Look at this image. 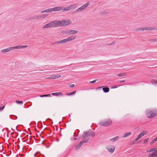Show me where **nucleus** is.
I'll list each match as a JSON object with an SVG mask.
<instances>
[{"label": "nucleus", "mask_w": 157, "mask_h": 157, "mask_svg": "<svg viewBox=\"0 0 157 157\" xmlns=\"http://www.w3.org/2000/svg\"><path fill=\"white\" fill-rule=\"evenodd\" d=\"M27 45H17L14 47H11L3 49L1 50V52L2 53H7L12 51L13 49H19L27 48Z\"/></svg>", "instance_id": "nucleus-1"}, {"label": "nucleus", "mask_w": 157, "mask_h": 157, "mask_svg": "<svg viewBox=\"0 0 157 157\" xmlns=\"http://www.w3.org/2000/svg\"><path fill=\"white\" fill-rule=\"evenodd\" d=\"M146 113L149 118H152L157 115V110L156 109L152 110L151 109L147 110L146 111Z\"/></svg>", "instance_id": "nucleus-2"}, {"label": "nucleus", "mask_w": 157, "mask_h": 157, "mask_svg": "<svg viewBox=\"0 0 157 157\" xmlns=\"http://www.w3.org/2000/svg\"><path fill=\"white\" fill-rule=\"evenodd\" d=\"M89 5V2H87L86 4L83 5L82 6L80 7L79 8L77 9L76 10L73 12V13H76L81 12L85 10L88 6Z\"/></svg>", "instance_id": "nucleus-3"}, {"label": "nucleus", "mask_w": 157, "mask_h": 157, "mask_svg": "<svg viewBox=\"0 0 157 157\" xmlns=\"http://www.w3.org/2000/svg\"><path fill=\"white\" fill-rule=\"evenodd\" d=\"M112 122V121L110 119H109L105 121H101L99 123L101 126H108L111 125Z\"/></svg>", "instance_id": "nucleus-4"}, {"label": "nucleus", "mask_w": 157, "mask_h": 157, "mask_svg": "<svg viewBox=\"0 0 157 157\" xmlns=\"http://www.w3.org/2000/svg\"><path fill=\"white\" fill-rule=\"evenodd\" d=\"M76 4H72L66 7H63L62 12L68 11L70 10L74 9L76 8Z\"/></svg>", "instance_id": "nucleus-5"}, {"label": "nucleus", "mask_w": 157, "mask_h": 157, "mask_svg": "<svg viewBox=\"0 0 157 157\" xmlns=\"http://www.w3.org/2000/svg\"><path fill=\"white\" fill-rule=\"evenodd\" d=\"M61 26H65L71 23V21L70 20H63L60 21Z\"/></svg>", "instance_id": "nucleus-6"}, {"label": "nucleus", "mask_w": 157, "mask_h": 157, "mask_svg": "<svg viewBox=\"0 0 157 157\" xmlns=\"http://www.w3.org/2000/svg\"><path fill=\"white\" fill-rule=\"evenodd\" d=\"M52 27L61 26L60 21H51Z\"/></svg>", "instance_id": "nucleus-7"}, {"label": "nucleus", "mask_w": 157, "mask_h": 157, "mask_svg": "<svg viewBox=\"0 0 157 157\" xmlns=\"http://www.w3.org/2000/svg\"><path fill=\"white\" fill-rule=\"evenodd\" d=\"M147 132L146 131H144L140 133L138 136L135 139L136 141H137L139 139H140L143 136H144L147 133Z\"/></svg>", "instance_id": "nucleus-8"}, {"label": "nucleus", "mask_w": 157, "mask_h": 157, "mask_svg": "<svg viewBox=\"0 0 157 157\" xmlns=\"http://www.w3.org/2000/svg\"><path fill=\"white\" fill-rule=\"evenodd\" d=\"M88 139H86L85 140H83V141L79 143L78 145H77L75 147L76 149H79L80 147L85 143L87 142L88 141Z\"/></svg>", "instance_id": "nucleus-9"}, {"label": "nucleus", "mask_w": 157, "mask_h": 157, "mask_svg": "<svg viewBox=\"0 0 157 157\" xmlns=\"http://www.w3.org/2000/svg\"><path fill=\"white\" fill-rule=\"evenodd\" d=\"M89 134L87 133V132H84L82 135L83 140H85L86 139H88L89 141V136H90Z\"/></svg>", "instance_id": "nucleus-10"}, {"label": "nucleus", "mask_w": 157, "mask_h": 157, "mask_svg": "<svg viewBox=\"0 0 157 157\" xmlns=\"http://www.w3.org/2000/svg\"><path fill=\"white\" fill-rule=\"evenodd\" d=\"M106 148L111 153L113 152L115 149L114 147L112 145L108 146Z\"/></svg>", "instance_id": "nucleus-11"}, {"label": "nucleus", "mask_w": 157, "mask_h": 157, "mask_svg": "<svg viewBox=\"0 0 157 157\" xmlns=\"http://www.w3.org/2000/svg\"><path fill=\"white\" fill-rule=\"evenodd\" d=\"M138 30L139 31H144L145 30H153V28H151L150 27H141L139 28L138 29Z\"/></svg>", "instance_id": "nucleus-12"}, {"label": "nucleus", "mask_w": 157, "mask_h": 157, "mask_svg": "<svg viewBox=\"0 0 157 157\" xmlns=\"http://www.w3.org/2000/svg\"><path fill=\"white\" fill-rule=\"evenodd\" d=\"M54 11H58L61 10H63V6H57L53 8Z\"/></svg>", "instance_id": "nucleus-13"}, {"label": "nucleus", "mask_w": 157, "mask_h": 157, "mask_svg": "<svg viewBox=\"0 0 157 157\" xmlns=\"http://www.w3.org/2000/svg\"><path fill=\"white\" fill-rule=\"evenodd\" d=\"M68 42L67 39H65L62 40H60L57 42H56L55 44H58L60 43H64Z\"/></svg>", "instance_id": "nucleus-14"}, {"label": "nucleus", "mask_w": 157, "mask_h": 157, "mask_svg": "<svg viewBox=\"0 0 157 157\" xmlns=\"http://www.w3.org/2000/svg\"><path fill=\"white\" fill-rule=\"evenodd\" d=\"M52 24L51 21L49 23L43 26L42 28L44 29H48L52 27Z\"/></svg>", "instance_id": "nucleus-15"}, {"label": "nucleus", "mask_w": 157, "mask_h": 157, "mask_svg": "<svg viewBox=\"0 0 157 157\" xmlns=\"http://www.w3.org/2000/svg\"><path fill=\"white\" fill-rule=\"evenodd\" d=\"M76 38V36L75 35H72L68 37L67 39L68 42L73 40Z\"/></svg>", "instance_id": "nucleus-16"}, {"label": "nucleus", "mask_w": 157, "mask_h": 157, "mask_svg": "<svg viewBox=\"0 0 157 157\" xmlns=\"http://www.w3.org/2000/svg\"><path fill=\"white\" fill-rule=\"evenodd\" d=\"M148 157H157V153L156 152H154L151 154H149L148 155Z\"/></svg>", "instance_id": "nucleus-17"}, {"label": "nucleus", "mask_w": 157, "mask_h": 157, "mask_svg": "<svg viewBox=\"0 0 157 157\" xmlns=\"http://www.w3.org/2000/svg\"><path fill=\"white\" fill-rule=\"evenodd\" d=\"M52 96L50 94H45L44 95H38L36 96V97L37 98L39 97H51Z\"/></svg>", "instance_id": "nucleus-18"}, {"label": "nucleus", "mask_w": 157, "mask_h": 157, "mask_svg": "<svg viewBox=\"0 0 157 157\" xmlns=\"http://www.w3.org/2000/svg\"><path fill=\"white\" fill-rule=\"evenodd\" d=\"M87 133L89 134L90 136L91 135L92 137H94L95 136V134L94 132L91 131H88L87 132Z\"/></svg>", "instance_id": "nucleus-19"}, {"label": "nucleus", "mask_w": 157, "mask_h": 157, "mask_svg": "<svg viewBox=\"0 0 157 157\" xmlns=\"http://www.w3.org/2000/svg\"><path fill=\"white\" fill-rule=\"evenodd\" d=\"M52 95L55 96H58V95H61L62 96L63 95V94L61 92H57V93H52Z\"/></svg>", "instance_id": "nucleus-20"}, {"label": "nucleus", "mask_w": 157, "mask_h": 157, "mask_svg": "<svg viewBox=\"0 0 157 157\" xmlns=\"http://www.w3.org/2000/svg\"><path fill=\"white\" fill-rule=\"evenodd\" d=\"M119 136H116L113 138L109 140L112 142H114L116 141L119 138Z\"/></svg>", "instance_id": "nucleus-21"}, {"label": "nucleus", "mask_w": 157, "mask_h": 157, "mask_svg": "<svg viewBox=\"0 0 157 157\" xmlns=\"http://www.w3.org/2000/svg\"><path fill=\"white\" fill-rule=\"evenodd\" d=\"M103 91L105 93H107L109 91V89L108 87H104L103 88Z\"/></svg>", "instance_id": "nucleus-22"}, {"label": "nucleus", "mask_w": 157, "mask_h": 157, "mask_svg": "<svg viewBox=\"0 0 157 157\" xmlns=\"http://www.w3.org/2000/svg\"><path fill=\"white\" fill-rule=\"evenodd\" d=\"M131 134L132 132H130L126 133L123 135V136H122V138H125L130 135Z\"/></svg>", "instance_id": "nucleus-23"}, {"label": "nucleus", "mask_w": 157, "mask_h": 157, "mask_svg": "<svg viewBox=\"0 0 157 157\" xmlns=\"http://www.w3.org/2000/svg\"><path fill=\"white\" fill-rule=\"evenodd\" d=\"M78 31L75 30H71V34H75L78 33Z\"/></svg>", "instance_id": "nucleus-24"}, {"label": "nucleus", "mask_w": 157, "mask_h": 157, "mask_svg": "<svg viewBox=\"0 0 157 157\" xmlns=\"http://www.w3.org/2000/svg\"><path fill=\"white\" fill-rule=\"evenodd\" d=\"M47 13H51L54 11L53 8H52L47 9Z\"/></svg>", "instance_id": "nucleus-25"}, {"label": "nucleus", "mask_w": 157, "mask_h": 157, "mask_svg": "<svg viewBox=\"0 0 157 157\" xmlns=\"http://www.w3.org/2000/svg\"><path fill=\"white\" fill-rule=\"evenodd\" d=\"M149 41L151 42H156L157 41V38L150 39L149 40Z\"/></svg>", "instance_id": "nucleus-26"}, {"label": "nucleus", "mask_w": 157, "mask_h": 157, "mask_svg": "<svg viewBox=\"0 0 157 157\" xmlns=\"http://www.w3.org/2000/svg\"><path fill=\"white\" fill-rule=\"evenodd\" d=\"M53 79H56L59 78L61 77V75H53Z\"/></svg>", "instance_id": "nucleus-27"}, {"label": "nucleus", "mask_w": 157, "mask_h": 157, "mask_svg": "<svg viewBox=\"0 0 157 157\" xmlns=\"http://www.w3.org/2000/svg\"><path fill=\"white\" fill-rule=\"evenodd\" d=\"M151 83L153 85H155L157 84V80L153 79L151 81Z\"/></svg>", "instance_id": "nucleus-28"}, {"label": "nucleus", "mask_w": 157, "mask_h": 157, "mask_svg": "<svg viewBox=\"0 0 157 157\" xmlns=\"http://www.w3.org/2000/svg\"><path fill=\"white\" fill-rule=\"evenodd\" d=\"M155 148H151L149 150H147V152H155Z\"/></svg>", "instance_id": "nucleus-29"}, {"label": "nucleus", "mask_w": 157, "mask_h": 157, "mask_svg": "<svg viewBox=\"0 0 157 157\" xmlns=\"http://www.w3.org/2000/svg\"><path fill=\"white\" fill-rule=\"evenodd\" d=\"M71 30H67L65 31V33L67 34L71 35Z\"/></svg>", "instance_id": "nucleus-30"}, {"label": "nucleus", "mask_w": 157, "mask_h": 157, "mask_svg": "<svg viewBox=\"0 0 157 157\" xmlns=\"http://www.w3.org/2000/svg\"><path fill=\"white\" fill-rule=\"evenodd\" d=\"M48 16V15L47 14H43L41 15V17H40V18H45Z\"/></svg>", "instance_id": "nucleus-31"}, {"label": "nucleus", "mask_w": 157, "mask_h": 157, "mask_svg": "<svg viewBox=\"0 0 157 157\" xmlns=\"http://www.w3.org/2000/svg\"><path fill=\"white\" fill-rule=\"evenodd\" d=\"M16 102L17 104H21V105L23 104V102H22V101H18V100H17V101L16 100Z\"/></svg>", "instance_id": "nucleus-32"}, {"label": "nucleus", "mask_w": 157, "mask_h": 157, "mask_svg": "<svg viewBox=\"0 0 157 157\" xmlns=\"http://www.w3.org/2000/svg\"><path fill=\"white\" fill-rule=\"evenodd\" d=\"M125 75L124 73H120L117 75V76L118 77H122L124 76Z\"/></svg>", "instance_id": "nucleus-33"}, {"label": "nucleus", "mask_w": 157, "mask_h": 157, "mask_svg": "<svg viewBox=\"0 0 157 157\" xmlns=\"http://www.w3.org/2000/svg\"><path fill=\"white\" fill-rule=\"evenodd\" d=\"M75 86V85L74 84H71L69 85V87L70 88H72L74 87Z\"/></svg>", "instance_id": "nucleus-34"}, {"label": "nucleus", "mask_w": 157, "mask_h": 157, "mask_svg": "<svg viewBox=\"0 0 157 157\" xmlns=\"http://www.w3.org/2000/svg\"><path fill=\"white\" fill-rule=\"evenodd\" d=\"M97 80H94L90 82V83H93L97 81Z\"/></svg>", "instance_id": "nucleus-35"}, {"label": "nucleus", "mask_w": 157, "mask_h": 157, "mask_svg": "<svg viewBox=\"0 0 157 157\" xmlns=\"http://www.w3.org/2000/svg\"><path fill=\"white\" fill-rule=\"evenodd\" d=\"M46 78L48 79H53L52 76L48 77Z\"/></svg>", "instance_id": "nucleus-36"}, {"label": "nucleus", "mask_w": 157, "mask_h": 157, "mask_svg": "<svg viewBox=\"0 0 157 157\" xmlns=\"http://www.w3.org/2000/svg\"><path fill=\"white\" fill-rule=\"evenodd\" d=\"M41 13H47V9L43 10L41 12Z\"/></svg>", "instance_id": "nucleus-37"}, {"label": "nucleus", "mask_w": 157, "mask_h": 157, "mask_svg": "<svg viewBox=\"0 0 157 157\" xmlns=\"http://www.w3.org/2000/svg\"><path fill=\"white\" fill-rule=\"evenodd\" d=\"M148 140H149L148 138H147L146 139H145L144 141V143H145L146 142H147L148 141Z\"/></svg>", "instance_id": "nucleus-38"}, {"label": "nucleus", "mask_w": 157, "mask_h": 157, "mask_svg": "<svg viewBox=\"0 0 157 157\" xmlns=\"http://www.w3.org/2000/svg\"><path fill=\"white\" fill-rule=\"evenodd\" d=\"M4 107H5L4 106H3V107H0V111L4 109Z\"/></svg>", "instance_id": "nucleus-39"}, {"label": "nucleus", "mask_w": 157, "mask_h": 157, "mask_svg": "<svg viewBox=\"0 0 157 157\" xmlns=\"http://www.w3.org/2000/svg\"><path fill=\"white\" fill-rule=\"evenodd\" d=\"M153 142L154 143L156 142V141H157V139H156V138H155L153 139V140H152Z\"/></svg>", "instance_id": "nucleus-40"}, {"label": "nucleus", "mask_w": 157, "mask_h": 157, "mask_svg": "<svg viewBox=\"0 0 157 157\" xmlns=\"http://www.w3.org/2000/svg\"><path fill=\"white\" fill-rule=\"evenodd\" d=\"M39 152H37L34 155V156L35 157H37V154H38V153H39Z\"/></svg>", "instance_id": "nucleus-41"}, {"label": "nucleus", "mask_w": 157, "mask_h": 157, "mask_svg": "<svg viewBox=\"0 0 157 157\" xmlns=\"http://www.w3.org/2000/svg\"><path fill=\"white\" fill-rule=\"evenodd\" d=\"M76 92V91H74L73 92H72V93H71V95H72V94H75Z\"/></svg>", "instance_id": "nucleus-42"}, {"label": "nucleus", "mask_w": 157, "mask_h": 157, "mask_svg": "<svg viewBox=\"0 0 157 157\" xmlns=\"http://www.w3.org/2000/svg\"><path fill=\"white\" fill-rule=\"evenodd\" d=\"M40 17H41V16H39V15H37L36 16V19H39L41 18H40Z\"/></svg>", "instance_id": "nucleus-43"}, {"label": "nucleus", "mask_w": 157, "mask_h": 157, "mask_svg": "<svg viewBox=\"0 0 157 157\" xmlns=\"http://www.w3.org/2000/svg\"><path fill=\"white\" fill-rule=\"evenodd\" d=\"M66 95H71V93H68L66 94Z\"/></svg>", "instance_id": "nucleus-44"}, {"label": "nucleus", "mask_w": 157, "mask_h": 157, "mask_svg": "<svg viewBox=\"0 0 157 157\" xmlns=\"http://www.w3.org/2000/svg\"><path fill=\"white\" fill-rule=\"evenodd\" d=\"M102 87V86H100V87H98L97 88V89H99L101 88Z\"/></svg>", "instance_id": "nucleus-45"}, {"label": "nucleus", "mask_w": 157, "mask_h": 157, "mask_svg": "<svg viewBox=\"0 0 157 157\" xmlns=\"http://www.w3.org/2000/svg\"><path fill=\"white\" fill-rule=\"evenodd\" d=\"M153 143H154V142H153L152 141L150 143V144H152Z\"/></svg>", "instance_id": "nucleus-46"}, {"label": "nucleus", "mask_w": 157, "mask_h": 157, "mask_svg": "<svg viewBox=\"0 0 157 157\" xmlns=\"http://www.w3.org/2000/svg\"><path fill=\"white\" fill-rule=\"evenodd\" d=\"M115 42H113L110 44H113L115 43Z\"/></svg>", "instance_id": "nucleus-47"}, {"label": "nucleus", "mask_w": 157, "mask_h": 157, "mask_svg": "<svg viewBox=\"0 0 157 157\" xmlns=\"http://www.w3.org/2000/svg\"><path fill=\"white\" fill-rule=\"evenodd\" d=\"M117 88V86H113V87H112V88Z\"/></svg>", "instance_id": "nucleus-48"}, {"label": "nucleus", "mask_w": 157, "mask_h": 157, "mask_svg": "<svg viewBox=\"0 0 157 157\" xmlns=\"http://www.w3.org/2000/svg\"><path fill=\"white\" fill-rule=\"evenodd\" d=\"M124 82H125L124 80H123V81H120V83Z\"/></svg>", "instance_id": "nucleus-49"}, {"label": "nucleus", "mask_w": 157, "mask_h": 157, "mask_svg": "<svg viewBox=\"0 0 157 157\" xmlns=\"http://www.w3.org/2000/svg\"><path fill=\"white\" fill-rule=\"evenodd\" d=\"M155 151L156 152V153H157V148H155Z\"/></svg>", "instance_id": "nucleus-50"}, {"label": "nucleus", "mask_w": 157, "mask_h": 157, "mask_svg": "<svg viewBox=\"0 0 157 157\" xmlns=\"http://www.w3.org/2000/svg\"><path fill=\"white\" fill-rule=\"evenodd\" d=\"M34 18H30V19H33Z\"/></svg>", "instance_id": "nucleus-51"}, {"label": "nucleus", "mask_w": 157, "mask_h": 157, "mask_svg": "<svg viewBox=\"0 0 157 157\" xmlns=\"http://www.w3.org/2000/svg\"><path fill=\"white\" fill-rule=\"evenodd\" d=\"M18 157V156L17 155H16V157Z\"/></svg>", "instance_id": "nucleus-52"}, {"label": "nucleus", "mask_w": 157, "mask_h": 157, "mask_svg": "<svg viewBox=\"0 0 157 157\" xmlns=\"http://www.w3.org/2000/svg\"><path fill=\"white\" fill-rule=\"evenodd\" d=\"M76 139V138H74V139Z\"/></svg>", "instance_id": "nucleus-53"}, {"label": "nucleus", "mask_w": 157, "mask_h": 157, "mask_svg": "<svg viewBox=\"0 0 157 157\" xmlns=\"http://www.w3.org/2000/svg\"><path fill=\"white\" fill-rule=\"evenodd\" d=\"M156 138V139H157V137L156 138Z\"/></svg>", "instance_id": "nucleus-54"}]
</instances>
